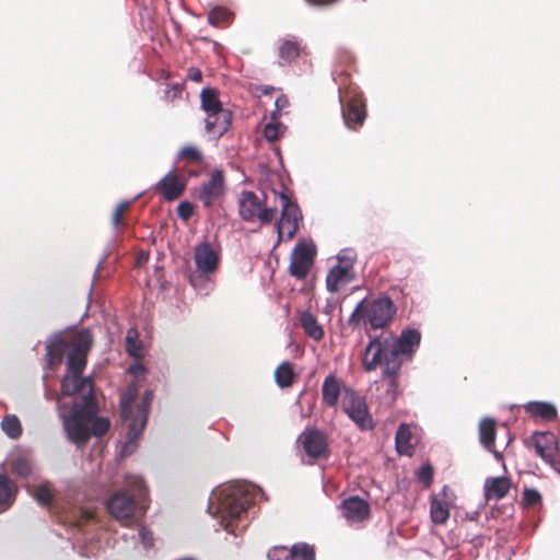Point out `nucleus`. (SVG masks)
Instances as JSON below:
<instances>
[{
	"label": "nucleus",
	"mask_w": 560,
	"mask_h": 560,
	"mask_svg": "<svg viewBox=\"0 0 560 560\" xmlns=\"http://www.w3.org/2000/svg\"><path fill=\"white\" fill-rule=\"evenodd\" d=\"M92 345L93 335L89 328L58 332L46 342L45 364L50 371L61 365L68 351L61 393L65 396L79 395L82 401L73 405L65 427L70 440L78 444H85L90 440V422L98 411L93 381L82 376Z\"/></svg>",
	"instance_id": "f257e3e1"
},
{
	"label": "nucleus",
	"mask_w": 560,
	"mask_h": 560,
	"mask_svg": "<svg viewBox=\"0 0 560 560\" xmlns=\"http://www.w3.org/2000/svg\"><path fill=\"white\" fill-rule=\"evenodd\" d=\"M369 342L361 353L362 369L373 372L381 369L382 380L387 382L393 398L397 396L399 374L405 362L411 361L421 343V332L416 328H405L400 335L383 330L372 335L366 329Z\"/></svg>",
	"instance_id": "f03ea898"
},
{
	"label": "nucleus",
	"mask_w": 560,
	"mask_h": 560,
	"mask_svg": "<svg viewBox=\"0 0 560 560\" xmlns=\"http://www.w3.org/2000/svg\"><path fill=\"white\" fill-rule=\"evenodd\" d=\"M396 313L395 303L386 295L371 300L363 299L349 316L348 324L352 328L364 325L365 330L382 329L383 331L392 324Z\"/></svg>",
	"instance_id": "7ed1b4c3"
},
{
	"label": "nucleus",
	"mask_w": 560,
	"mask_h": 560,
	"mask_svg": "<svg viewBox=\"0 0 560 560\" xmlns=\"http://www.w3.org/2000/svg\"><path fill=\"white\" fill-rule=\"evenodd\" d=\"M148 494V489L141 477L127 476L125 488L114 492L107 500L106 506L109 514L122 525H130L136 514V500H141Z\"/></svg>",
	"instance_id": "20e7f679"
},
{
	"label": "nucleus",
	"mask_w": 560,
	"mask_h": 560,
	"mask_svg": "<svg viewBox=\"0 0 560 560\" xmlns=\"http://www.w3.org/2000/svg\"><path fill=\"white\" fill-rule=\"evenodd\" d=\"M201 108L207 113V132L225 133L232 124L231 110L222 106L219 92L212 88H206L200 93Z\"/></svg>",
	"instance_id": "39448f33"
},
{
	"label": "nucleus",
	"mask_w": 560,
	"mask_h": 560,
	"mask_svg": "<svg viewBox=\"0 0 560 560\" xmlns=\"http://www.w3.org/2000/svg\"><path fill=\"white\" fill-rule=\"evenodd\" d=\"M339 102L345 125L353 130H359L368 116L365 98L357 88H339Z\"/></svg>",
	"instance_id": "423d86ee"
},
{
	"label": "nucleus",
	"mask_w": 560,
	"mask_h": 560,
	"mask_svg": "<svg viewBox=\"0 0 560 560\" xmlns=\"http://www.w3.org/2000/svg\"><path fill=\"white\" fill-rule=\"evenodd\" d=\"M133 399V395L129 394L125 395L120 401L121 418L125 421H129V428L127 433V439L129 440V442H133L140 436L147 423L150 404L153 399V392L147 390L144 393L142 397V402L137 407L136 415H133L135 411L132 408Z\"/></svg>",
	"instance_id": "0eeeda50"
},
{
	"label": "nucleus",
	"mask_w": 560,
	"mask_h": 560,
	"mask_svg": "<svg viewBox=\"0 0 560 560\" xmlns=\"http://www.w3.org/2000/svg\"><path fill=\"white\" fill-rule=\"evenodd\" d=\"M221 512L223 518L230 521L225 524V530L233 533L231 522L240 520L253 503V498L241 486H231L223 491Z\"/></svg>",
	"instance_id": "6e6552de"
},
{
	"label": "nucleus",
	"mask_w": 560,
	"mask_h": 560,
	"mask_svg": "<svg viewBox=\"0 0 560 560\" xmlns=\"http://www.w3.org/2000/svg\"><path fill=\"white\" fill-rule=\"evenodd\" d=\"M238 212L246 222L258 220L260 224H269L275 220L277 209L264 207L255 192L243 191L238 201Z\"/></svg>",
	"instance_id": "1a4fd4ad"
},
{
	"label": "nucleus",
	"mask_w": 560,
	"mask_h": 560,
	"mask_svg": "<svg viewBox=\"0 0 560 560\" xmlns=\"http://www.w3.org/2000/svg\"><path fill=\"white\" fill-rule=\"evenodd\" d=\"M273 194L279 197L281 203V218L277 223L278 236L280 240L285 237L291 240L294 237L299 230V221L302 219L299 206L293 202L284 192Z\"/></svg>",
	"instance_id": "9d476101"
},
{
	"label": "nucleus",
	"mask_w": 560,
	"mask_h": 560,
	"mask_svg": "<svg viewBox=\"0 0 560 560\" xmlns=\"http://www.w3.org/2000/svg\"><path fill=\"white\" fill-rule=\"evenodd\" d=\"M298 442L313 460L327 459L330 455L328 435L317 428H306Z\"/></svg>",
	"instance_id": "9b49d317"
},
{
	"label": "nucleus",
	"mask_w": 560,
	"mask_h": 560,
	"mask_svg": "<svg viewBox=\"0 0 560 560\" xmlns=\"http://www.w3.org/2000/svg\"><path fill=\"white\" fill-rule=\"evenodd\" d=\"M224 196L225 179L223 171L221 170L212 171L209 179L201 184L196 192L197 199L208 209L221 206Z\"/></svg>",
	"instance_id": "f8f14e48"
},
{
	"label": "nucleus",
	"mask_w": 560,
	"mask_h": 560,
	"mask_svg": "<svg viewBox=\"0 0 560 560\" xmlns=\"http://www.w3.org/2000/svg\"><path fill=\"white\" fill-rule=\"evenodd\" d=\"M194 259L196 268L200 272L199 276H196L197 287L198 282H207L208 276L218 270L220 265V250L208 242H203L195 247Z\"/></svg>",
	"instance_id": "ddd939ff"
},
{
	"label": "nucleus",
	"mask_w": 560,
	"mask_h": 560,
	"mask_svg": "<svg viewBox=\"0 0 560 560\" xmlns=\"http://www.w3.org/2000/svg\"><path fill=\"white\" fill-rule=\"evenodd\" d=\"M342 409L360 429H372V418L366 404L354 390L345 389Z\"/></svg>",
	"instance_id": "4468645a"
},
{
	"label": "nucleus",
	"mask_w": 560,
	"mask_h": 560,
	"mask_svg": "<svg viewBox=\"0 0 560 560\" xmlns=\"http://www.w3.org/2000/svg\"><path fill=\"white\" fill-rule=\"evenodd\" d=\"M315 255L316 249L313 245L296 244L291 254L289 273L299 280L305 279L314 264Z\"/></svg>",
	"instance_id": "2eb2a0df"
},
{
	"label": "nucleus",
	"mask_w": 560,
	"mask_h": 560,
	"mask_svg": "<svg viewBox=\"0 0 560 560\" xmlns=\"http://www.w3.org/2000/svg\"><path fill=\"white\" fill-rule=\"evenodd\" d=\"M353 262L351 259L338 257V265L332 267L326 277V287L329 292H338L341 287L350 283L354 279L352 272Z\"/></svg>",
	"instance_id": "dca6fc26"
},
{
	"label": "nucleus",
	"mask_w": 560,
	"mask_h": 560,
	"mask_svg": "<svg viewBox=\"0 0 560 560\" xmlns=\"http://www.w3.org/2000/svg\"><path fill=\"white\" fill-rule=\"evenodd\" d=\"M536 454L546 463L552 464L557 455V439L551 432H536L532 435Z\"/></svg>",
	"instance_id": "f3484780"
},
{
	"label": "nucleus",
	"mask_w": 560,
	"mask_h": 560,
	"mask_svg": "<svg viewBox=\"0 0 560 560\" xmlns=\"http://www.w3.org/2000/svg\"><path fill=\"white\" fill-rule=\"evenodd\" d=\"M178 161L184 162L185 166H191L194 168L191 170H183L189 177H197L199 176L202 171L206 168L205 158L202 152L194 147V145H186L180 149L178 152Z\"/></svg>",
	"instance_id": "a211bd4d"
},
{
	"label": "nucleus",
	"mask_w": 560,
	"mask_h": 560,
	"mask_svg": "<svg viewBox=\"0 0 560 560\" xmlns=\"http://www.w3.org/2000/svg\"><path fill=\"white\" fill-rule=\"evenodd\" d=\"M186 184L180 182L174 173L164 176L155 187V190L163 196L165 200L172 201L177 199L185 190Z\"/></svg>",
	"instance_id": "6ab92c4d"
},
{
	"label": "nucleus",
	"mask_w": 560,
	"mask_h": 560,
	"mask_svg": "<svg viewBox=\"0 0 560 560\" xmlns=\"http://www.w3.org/2000/svg\"><path fill=\"white\" fill-rule=\"evenodd\" d=\"M342 511L347 520L362 522L370 515V505L363 499L351 497L342 502Z\"/></svg>",
	"instance_id": "aec40b11"
},
{
	"label": "nucleus",
	"mask_w": 560,
	"mask_h": 560,
	"mask_svg": "<svg viewBox=\"0 0 560 560\" xmlns=\"http://www.w3.org/2000/svg\"><path fill=\"white\" fill-rule=\"evenodd\" d=\"M495 434V421L491 418H483L479 422V441L497 459H502V454L494 450Z\"/></svg>",
	"instance_id": "412c9836"
},
{
	"label": "nucleus",
	"mask_w": 560,
	"mask_h": 560,
	"mask_svg": "<svg viewBox=\"0 0 560 560\" xmlns=\"http://www.w3.org/2000/svg\"><path fill=\"white\" fill-rule=\"evenodd\" d=\"M340 394L341 381L335 374L326 376L322 385L323 402L328 407L336 408Z\"/></svg>",
	"instance_id": "4be33fe9"
},
{
	"label": "nucleus",
	"mask_w": 560,
	"mask_h": 560,
	"mask_svg": "<svg viewBox=\"0 0 560 560\" xmlns=\"http://www.w3.org/2000/svg\"><path fill=\"white\" fill-rule=\"evenodd\" d=\"M511 489V482L508 477H490L485 482V495L488 500L503 499Z\"/></svg>",
	"instance_id": "5701e85b"
},
{
	"label": "nucleus",
	"mask_w": 560,
	"mask_h": 560,
	"mask_svg": "<svg viewBox=\"0 0 560 560\" xmlns=\"http://www.w3.org/2000/svg\"><path fill=\"white\" fill-rule=\"evenodd\" d=\"M526 412L533 417L540 418L545 421H551L557 418V409L552 404L545 401H530L524 406Z\"/></svg>",
	"instance_id": "b1692460"
},
{
	"label": "nucleus",
	"mask_w": 560,
	"mask_h": 560,
	"mask_svg": "<svg viewBox=\"0 0 560 560\" xmlns=\"http://www.w3.org/2000/svg\"><path fill=\"white\" fill-rule=\"evenodd\" d=\"M300 324L304 332L312 339L319 341L324 337V329L318 324L317 318L310 312H303L300 315Z\"/></svg>",
	"instance_id": "393cba45"
},
{
	"label": "nucleus",
	"mask_w": 560,
	"mask_h": 560,
	"mask_svg": "<svg viewBox=\"0 0 560 560\" xmlns=\"http://www.w3.org/2000/svg\"><path fill=\"white\" fill-rule=\"evenodd\" d=\"M411 429L408 424L401 423L398 427L395 436L396 450L401 455H411L413 447L411 445Z\"/></svg>",
	"instance_id": "a878e982"
},
{
	"label": "nucleus",
	"mask_w": 560,
	"mask_h": 560,
	"mask_svg": "<svg viewBox=\"0 0 560 560\" xmlns=\"http://www.w3.org/2000/svg\"><path fill=\"white\" fill-rule=\"evenodd\" d=\"M18 492V488L14 482L3 474H0V505L4 509L10 508Z\"/></svg>",
	"instance_id": "bb28decb"
},
{
	"label": "nucleus",
	"mask_w": 560,
	"mask_h": 560,
	"mask_svg": "<svg viewBox=\"0 0 560 560\" xmlns=\"http://www.w3.org/2000/svg\"><path fill=\"white\" fill-rule=\"evenodd\" d=\"M430 514L434 524L442 525L446 523L450 517V503L441 498H432Z\"/></svg>",
	"instance_id": "cd10ccee"
},
{
	"label": "nucleus",
	"mask_w": 560,
	"mask_h": 560,
	"mask_svg": "<svg viewBox=\"0 0 560 560\" xmlns=\"http://www.w3.org/2000/svg\"><path fill=\"white\" fill-rule=\"evenodd\" d=\"M275 380L276 383L281 388L292 386L294 382V372L292 364L287 361L282 362L275 371Z\"/></svg>",
	"instance_id": "c85d7f7f"
},
{
	"label": "nucleus",
	"mask_w": 560,
	"mask_h": 560,
	"mask_svg": "<svg viewBox=\"0 0 560 560\" xmlns=\"http://www.w3.org/2000/svg\"><path fill=\"white\" fill-rule=\"evenodd\" d=\"M301 54V44L296 40H284L279 48V57L285 63L292 62Z\"/></svg>",
	"instance_id": "c756f323"
},
{
	"label": "nucleus",
	"mask_w": 560,
	"mask_h": 560,
	"mask_svg": "<svg viewBox=\"0 0 560 560\" xmlns=\"http://www.w3.org/2000/svg\"><path fill=\"white\" fill-rule=\"evenodd\" d=\"M289 557L290 560H315V549L305 542L295 544L289 550Z\"/></svg>",
	"instance_id": "7c9ffc66"
},
{
	"label": "nucleus",
	"mask_w": 560,
	"mask_h": 560,
	"mask_svg": "<svg viewBox=\"0 0 560 560\" xmlns=\"http://www.w3.org/2000/svg\"><path fill=\"white\" fill-rule=\"evenodd\" d=\"M33 498L43 506H50L52 503V489L49 482H43L32 489Z\"/></svg>",
	"instance_id": "2f4dec72"
},
{
	"label": "nucleus",
	"mask_w": 560,
	"mask_h": 560,
	"mask_svg": "<svg viewBox=\"0 0 560 560\" xmlns=\"http://www.w3.org/2000/svg\"><path fill=\"white\" fill-rule=\"evenodd\" d=\"M2 430L11 439H18L22 434V427L19 418L14 415L5 416L1 421Z\"/></svg>",
	"instance_id": "473e14b6"
},
{
	"label": "nucleus",
	"mask_w": 560,
	"mask_h": 560,
	"mask_svg": "<svg viewBox=\"0 0 560 560\" xmlns=\"http://www.w3.org/2000/svg\"><path fill=\"white\" fill-rule=\"evenodd\" d=\"M130 206H131V201H128V200L120 201L116 206V208L112 214V224L115 228V230L119 231L120 229H122L126 225L124 215L129 210Z\"/></svg>",
	"instance_id": "72a5a7b5"
},
{
	"label": "nucleus",
	"mask_w": 560,
	"mask_h": 560,
	"mask_svg": "<svg viewBox=\"0 0 560 560\" xmlns=\"http://www.w3.org/2000/svg\"><path fill=\"white\" fill-rule=\"evenodd\" d=\"M32 464L25 457H18L11 464V471L16 477L26 478L32 474Z\"/></svg>",
	"instance_id": "f704fd0d"
},
{
	"label": "nucleus",
	"mask_w": 560,
	"mask_h": 560,
	"mask_svg": "<svg viewBox=\"0 0 560 560\" xmlns=\"http://www.w3.org/2000/svg\"><path fill=\"white\" fill-rule=\"evenodd\" d=\"M231 12L223 8L217 7L213 8L208 14V21L213 26H220L223 23H226L231 20Z\"/></svg>",
	"instance_id": "c9c22d12"
},
{
	"label": "nucleus",
	"mask_w": 560,
	"mask_h": 560,
	"mask_svg": "<svg viewBox=\"0 0 560 560\" xmlns=\"http://www.w3.org/2000/svg\"><path fill=\"white\" fill-rule=\"evenodd\" d=\"M109 420L106 418L93 417V420L90 422V432L91 436H102L109 430Z\"/></svg>",
	"instance_id": "e433bc0d"
},
{
	"label": "nucleus",
	"mask_w": 560,
	"mask_h": 560,
	"mask_svg": "<svg viewBox=\"0 0 560 560\" xmlns=\"http://www.w3.org/2000/svg\"><path fill=\"white\" fill-rule=\"evenodd\" d=\"M541 502V495L536 489L525 488L523 503L526 508H534Z\"/></svg>",
	"instance_id": "4c0bfd02"
},
{
	"label": "nucleus",
	"mask_w": 560,
	"mask_h": 560,
	"mask_svg": "<svg viewBox=\"0 0 560 560\" xmlns=\"http://www.w3.org/2000/svg\"><path fill=\"white\" fill-rule=\"evenodd\" d=\"M433 467L429 464L421 466L417 476L420 482L425 487H430L433 481Z\"/></svg>",
	"instance_id": "58836bf2"
},
{
	"label": "nucleus",
	"mask_w": 560,
	"mask_h": 560,
	"mask_svg": "<svg viewBox=\"0 0 560 560\" xmlns=\"http://www.w3.org/2000/svg\"><path fill=\"white\" fill-rule=\"evenodd\" d=\"M194 210L195 207L189 201H182L176 209L177 215L184 221H187L192 217Z\"/></svg>",
	"instance_id": "ea45409f"
},
{
	"label": "nucleus",
	"mask_w": 560,
	"mask_h": 560,
	"mask_svg": "<svg viewBox=\"0 0 560 560\" xmlns=\"http://www.w3.org/2000/svg\"><path fill=\"white\" fill-rule=\"evenodd\" d=\"M267 557L269 560H289V550L283 546H277L271 548Z\"/></svg>",
	"instance_id": "a19ab883"
},
{
	"label": "nucleus",
	"mask_w": 560,
	"mask_h": 560,
	"mask_svg": "<svg viewBox=\"0 0 560 560\" xmlns=\"http://www.w3.org/2000/svg\"><path fill=\"white\" fill-rule=\"evenodd\" d=\"M136 335V331L129 330L126 336L127 351L132 357H138L140 352V347L135 339Z\"/></svg>",
	"instance_id": "79ce46f5"
},
{
	"label": "nucleus",
	"mask_w": 560,
	"mask_h": 560,
	"mask_svg": "<svg viewBox=\"0 0 560 560\" xmlns=\"http://www.w3.org/2000/svg\"><path fill=\"white\" fill-rule=\"evenodd\" d=\"M139 537L145 548L153 546L152 533L143 525L139 526Z\"/></svg>",
	"instance_id": "37998d69"
},
{
	"label": "nucleus",
	"mask_w": 560,
	"mask_h": 560,
	"mask_svg": "<svg viewBox=\"0 0 560 560\" xmlns=\"http://www.w3.org/2000/svg\"><path fill=\"white\" fill-rule=\"evenodd\" d=\"M264 136L269 141H276L280 137L278 125L268 124L265 126Z\"/></svg>",
	"instance_id": "c03bdc74"
},
{
	"label": "nucleus",
	"mask_w": 560,
	"mask_h": 560,
	"mask_svg": "<svg viewBox=\"0 0 560 560\" xmlns=\"http://www.w3.org/2000/svg\"><path fill=\"white\" fill-rule=\"evenodd\" d=\"M187 78L194 82H201L202 80V72L198 68H189Z\"/></svg>",
	"instance_id": "a18cd8bd"
},
{
	"label": "nucleus",
	"mask_w": 560,
	"mask_h": 560,
	"mask_svg": "<svg viewBox=\"0 0 560 560\" xmlns=\"http://www.w3.org/2000/svg\"><path fill=\"white\" fill-rule=\"evenodd\" d=\"M452 497V491L448 486H444L442 490L439 492V494L434 495L433 498H441L446 500L450 503Z\"/></svg>",
	"instance_id": "49530a36"
},
{
	"label": "nucleus",
	"mask_w": 560,
	"mask_h": 560,
	"mask_svg": "<svg viewBox=\"0 0 560 560\" xmlns=\"http://www.w3.org/2000/svg\"><path fill=\"white\" fill-rule=\"evenodd\" d=\"M306 1L313 5L324 7V5L332 4V3L337 2L338 0H306Z\"/></svg>",
	"instance_id": "de8ad7c7"
},
{
	"label": "nucleus",
	"mask_w": 560,
	"mask_h": 560,
	"mask_svg": "<svg viewBox=\"0 0 560 560\" xmlns=\"http://www.w3.org/2000/svg\"><path fill=\"white\" fill-rule=\"evenodd\" d=\"M172 92H173L172 98H174V97H177L178 95H180L182 90L178 86H174L172 89ZM166 94H167V97H170L171 91H167Z\"/></svg>",
	"instance_id": "09e8293b"
},
{
	"label": "nucleus",
	"mask_w": 560,
	"mask_h": 560,
	"mask_svg": "<svg viewBox=\"0 0 560 560\" xmlns=\"http://www.w3.org/2000/svg\"><path fill=\"white\" fill-rule=\"evenodd\" d=\"M287 103H288V101H287V98H285V97H279V98H277V101H276V105H277V107H281V106H283V105H284V104H287Z\"/></svg>",
	"instance_id": "8fccbe9b"
},
{
	"label": "nucleus",
	"mask_w": 560,
	"mask_h": 560,
	"mask_svg": "<svg viewBox=\"0 0 560 560\" xmlns=\"http://www.w3.org/2000/svg\"><path fill=\"white\" fill-rule=\"evenodd\" d=\"M190 282L192 285H195V279L192 277L190 278Z\"/></svg>",
	"instance_id": "3c124183"
}]
</instances>
